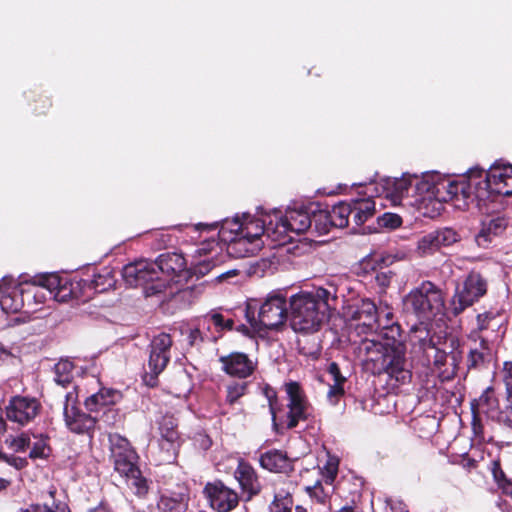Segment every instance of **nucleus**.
<instances>
[{"instance_id":"16","label":"nucleus","mask_w":512,"mask_h":512,"mask_svg":"<svg viewBox=\"0 0 512 512\" xmlns=\"http://www.w3.org/2000/svg\"><path fill=\"white\" fill-rule=\"evenodd\" d=\"M459 240V234L452 228L434 230L418 239L416 252L420 256L432 255L440 248L453 245Z\"/></svg>"},{"instance_id":"26","label":"nucleus","mask_w":512,"mask_h":512,"mask_svg":"<svg viewBox=\"0 0 512 512\" xmlns=\"http://www.w3.org/2000/svg\"><path fill=\"white\" fill-rule=\"evenodd\" d=\"M260 464L271 472H288L292 469V462L281 450H269L260 456Z\"/></svg>"},{"instance_id":"19","label":"nucleus","mask_w":512,"mask_h":512,"mask_svg":"<svg viewBox=\"0 0 512 512\" xmlns=\"http://www.w3.org/2000/svg\"><path fill=\"white\" fill-rule=\"evenodd\" d=\"M352 208L349 202H342L335 205L329 213L319 211L313 214L315 222V229L319 233H326L328 231L327 223L331 226L344 228L349 223Z\"/></svg>"},{"instance_id":"54","label":"nucleus","mask_w":512,"mask_h":512,"mask_svg":"<svg viewBox=\"0 0 512 512\" xmlns=\"http://www.w3.org/2000/svg\"><path fill=\"white\" fill-rule=\"evenodd\" d=\"M328 372L334 382L345 383L346 378L340 373V369L336 363L333 362L329 365Z\"/></svg>"},{"instance_id":"61","label":"nucleus","mask_w":512,"mask_h":512,"mask_svg":"<svg viewBox=\"0 0 512 512\" xmlns=\"http://www.w3.org/2000/svg\"><path fill=\"white\" fill-rule=\"evenodd\" d=\"M41 512H71L66 504H57L55 509H51L48 506H41Z\"/></svg>"},{"instance_id":"2","label":"nucleus","mask_w":512,"mask_h":512,"mask_svg":"<svg viewBox=\"0 0 512 512\" xmlns=\"http://www.w3.org/2000/svg\"><path fill=\"white\" fill-rule=\"evenodd\" d=\"M182 255L168 253L160 255L156 261L141 259L123 267L122 276L129 286H140L145 296L161 293L175 295L184 288L190 276L185 269Z\"/></svg>"},{"instance_id":"23","label":"nucleus","mask_w":512,"mask_h":512,"mask_svg":"<svg viewBox=\"0 0 512 512\" xmlns=\"http://www.w3.org/2000/svg\"><path fill=\"white\" fill-rule=\"evenodd\" d=\"M177 423L173 416H163L159 422L160 440L159 444L167 453V460H171L179 446V433Z\"/></svg>"},{"instance_id":"59","label":"nucleus","mask_w":512,"mask_h":512,"mask_svg":"<svg viewBox=\"0 0 512 512\" xmlns=\"http://www.w3.org/2000/svg\"><path fill=\"white\" fill-rule=\"evenodd\" d=\"M390 512H408L405 505L401 501L387 502Z\"/></svg>"},{"instance_id":"7","label":"nucleus","mask_w":512,"mask_h":512,"mask_svg":"<svg viewBox=\"0 0 512 512\" xmlns=\"http://www.w3.org/2000/svg\"><path fill=\"white\" fill-rule=\"evenodd\" d=\"M471 169L463 175L450 176L435 171L436 207L451 202L457 209L465 210L476 203L475 189L471 181Z\"/></svg>"},{"instance_id":"50","label":"nucleus","mask_w":512,"mask_h":512,"mask_svg":"<svg viewBox=\"0 0 512 512\" xmlns=\"http://www.w3.org/2000/svg\"><path fill=\"white\" fill-rule=\"evenodd\" d=\"M503 381L509 397H512V361L505 362L503 367Z\"/></svg>"},{"instance_id":"44","label":"nucleus","mask_w":512,"mask_h":512,"mask_svg":"<svg viewBox=\"0 0 512 512\" xmlns=\"http://www.w3.org/2000/svg\"><path fill=\"white\" fill-rule=\"evenodd\" d=\"M20 355V349L18 346H5L0 343V361L2 362H11L12 360L18 358Z\"/></svg>"},{"instance_id":"28","label":"nucleus","mask_w":512,"mask_h":512,"mask_svg":"<svg viewBox=\"0 0 512 512\" xmlns=\"http://www.w3.org/2000/svg\"><path fill=\"white\" fill-rule=\"evenodd\" d=\"M353 222L360 226L374 215L375 203L371 198L354 199L349 202Z\"/></svg>"},{"instance_id":"43","label":"nucleus","mask_w":512,"mask_h":512,"mask_svg":"<svg viewBox=\"0 0 512 512\" xmlns=\"http://www.w3.org/2000/svg\"><path fill=\"white\" fill-rule=\"evenodd\" d=\"M0 460L14 468L15 471H20L28 465V461L26 458L15 456L12 454H1Z\"/></svg>"},{"instance_id":"48","label":"nucleus","mask_w":512,"mask_h":512,"mask_svg":"<svg viewBox=\"0 0 512 512\" xmlns=\"http://www.w3.org/2000/svg\"><path fill=\"white\" fill-rule=\"evenodd\" d=\"M494 478L503 493L512 496V482L505 477L504 473L502 471H494Z\"/></svg>"},{"instance_id":"13","label":"nucleus","mask_w":512,"mask_h":512,"mask_svg":"<svg viewBox=\"0 0 512 512\" xmlns=\"http://www.w3.org/2000/svg\"><path fill=\"white\" fill-rule=\"evenodd\" d=\"M412 174L403 173L401 177H386L376 184V191L392 205L409 206L412 198Z\"/></svg>"},{"instance_id":"29","label":"nucleus","mask_w":512,"mask_h":512,"mask_svg":"<svg viewBox=\"0 0 512 512\" xmlns=\"http://www.w3.org/2000/svg\"><path fill=\"white\" fill-rule=\"evenodd\" d=\"M377 308L369 299H363L357 309L352 313V317L362 321V324L370 329L377 326Z\"/></svg>"},{"instance_id":"17","label":"nucleus","mask_w":512,"mask_h":512,"mask_svg":"<svg viewBox=\"0 0 512 512\" xmlns=\"http://www.w3.org/2000/svg\"><path fill=\"white\" fill-rule=\"evenodd\" d=\"M40 408L41 405L35 398L15 396L6 407V416L10 421L24 426L38 415Z\"/></svg>"},{"instance_id":"57","label":"nucleus","mask_w":512,"mask_h":512,"mask_svg":"<svg viewBox=\"0 0 512 512\" xmlns=\"http://www.w3.org/2000/svg\"><path fill=\"white\" fill-rule=\"evenodd\" d=\"M40 290H41V293H39L37 297H34L33 295H29V296H25V297H26V299H27V300H29V298H30V297H32V298H33V300H34V302H35L36 304H41V303H43V302L46 300V293L44 292V290H45V291L49 294V296H50L51 298H53L54 300H56V299L53 297V295H51V294L49 293V291H48L45 287H41V289H40Z\"/></svg>"},{"instance_id":"25","label":"nucleus","mask_w":512,"mask_h":512,"mask_svg":"<svg viewBox=\"0 0 512 512\" xmlns=\"http://www.w3.org/2000/svg\"><path fill=\"white\" fill-rule=\"evenodd\" d=\"M507 224V220L499 215L483 220L476 238L478 244L486 245L493 237L501 235L506 230Z\"/></svg>"},{"instance_id":"53","label":"nucleus","mask_w":512,"mask_h":512,"mask_svg":"<svg viewBox=\"0 0 512 512\" xmlns=\"http://www.w3.org/2000/svg\"><path fill=\"white\" fill-rule=\"evenodd\" d=\"M392 277L393 274L391 272H380L376 274L375 281L379 287L384 289L389 286Z\"/></svg>"},{"instance_id":"20","label":"nucleus","mask_w":512,"mask_h":512,"mask_svg":"<svg viewBox=\"0 0 512 512\" xmlns=\"http://www.w3.org/2000/svg\"><path fill=\"white\" fill-rule=\"evenodd\" d=\"M62 280L67 281L70 287H72V294L68 300L70 298H89V294L86 295L85 293H78L77 289L81 288L82 286L86 287V289L89 291L104 292L113 287L115 283L113 275L107 269L94 274L92 279H83L76 282H70L64 278H62Z\"/></svg>"},{"instance_id":"60","label":"nucleus","mask_w":512,"mask_h":512,"mask_svg":"<svg viewBox=\"0 0 512 512\" xmlns=\"http://www.w3.org/2000/svg\"><path fill=\"white\" fill-rule=\"evenodd\" d=\"M181 378L185 382V385L182 389H175L174 393L177 397H185L190 391V385L187 376L182 375Z\"/></svg>"},{"instance_id":"47","label":"nucleus","mask_w":512,"mask_h":512,"mask_svg":"<svg viewBox=\"0 0 512 512\" xmlns=\"http://www.w3.org/2000/svg\"><path fill=\"white\" fill-rule=\"evenodd\" d=\"M343 384L344 383L334 382L332 385H330L327 397L332 404H336L340 397L344 395Z\"/></svg>"},{"instance_id":"21","label":"nucleus","mask_w":512,"mask_h":512,"mask_svg":"<svg viewBox=\"0 0 512 512\" xmlns=\"http://www.w3.org/2000/svg\"><path fill=\"white\" fill-rule=\"evenodd\" d=\"M205 491L211 507L219 512H229L238 504L237 493L222 483L208 484Z\"/></svg>"},{"instance_id":"58","label":"nucleus","mask_w":512,"mask_h":512,"mask_svg":"<svg viewBox=\"0 0 512 512\" xmlns=\"http://www.w3.org/2000/svg\"><path fill=\"white\" fill-rule=\"evenodd\" d=\"M390 512H408L405 505L401 501L387 502Z\"/></svg>"},{"instance_id":"40","label":"nucleus","mask_w":512,"mask_h":512,"mask_svg":"<svg viewBox=\"0 0 512 512\" xmlns=\"http://www.w3.org/2000/svg\"><path fill=\"white\" fill-rule=\"evenodd\" d=\"M247 385L245 383H232L226 389V402L230 405L237 401L245 394Z\"/></svg>"},{"instance_id":"41","label":"nucleus","mask_w":512,"mask_h":512,"mask_svg":"<svg viewBox=\"0 0 512 512\" xmlns=\"http://www.w3.org/2000/svg\"><path fill=\"white\" fill-rule=\"evenodd\" d=\"M292 500L289 494L278 493L270 506V512H291Z\"/></svg>"},{"instance_id":"38","label":"nucleus","mask_w":512,"mask_h":512,"mask_svg":"<svg viewBox=\"0 0 512 512\" xmlns=\"http://www.w3.org/2000/svg\"><path fill=\"white\" fill-rule=\"evenodd\" d=\"M479 410L483 413L490 414L497 409V400L493 396L492 389L488 388L478 400Z\"/></svg>"},{"instance_id":"15","label":"nucleus","mask_w":512,"mask_h":512,"mask_svg":"<svg viewBox=\"0 0 512 512\" xmlns=\"http://www.w3.org/2000/svg\"><path fill=\"white\" fill-rule=\"evenodd\" d=\"M287 396L286 426L291 429L300 421L306 420L311 413L310 404L299 383L290 381L284 384Z\"/></svg>"},{"instance_id":"14","label":"nucleus","mask_w":512,"mask_h":512,"mask_svg":"<svg viewBox=\"0 0 512 512\" xmlns=\"http://www.w3.org/2000/svg\"><path fill=\"white\" fill-rule=\"evenodd\" d=\"M172 340L170 335L161 333L153 338L148 361V371L144 376L147 385L154 386L157 376L163 372L170 360Z\"/></svg>"},{"instance_id":"10","label":"nucleus","mask_w":512,"mask_h":512,"mask_svg":"<svg viewBox=\"0 0 512 512\" xmlns=\"http://www.w3.org/2000/svg\"><path fill=\"white\" fill-rule=\"evenodd\" d=\"M412 198L409 206L415 207L424 216L434 217L439 213L436 207L435 171L420 175L412 174Z\"/></svg>"},{"instance_id":"56","label":"nucleus","mask_w":512,"mask_h":512,"mask_svg":"<svg viewBox=\"0 0 512 512\" xmlns=\"http://www.w3.org/2000/svg\"><path fill=\"white\" fill-rule=\"evenodd\" d=\"M310 495L316 497L319 501H324L327 493L324 492L323 487L320 483H316L313 487L307 488Z\"/></svg>"},{"instance_id":"52","label":"nucleus","mask_w":512,"mask_h":512,"mask_svg":"<svg viewBox=\"0 0 512 512\" xmlns=\"http://www.w3.org/2000/svg\"><path fill=\"white\" fill-rule=\"evenodd\" d=\"M209 319L217 328L220 329H230L233 324L232 320H224L223 316L218 313L211 315Z\"/></svg>"},{"instance_id":"6","label":"nucleus","mask_w":512,"mask_h":512,"mask_svg":"<svg viewBox=\"0 0 512 512\" xmlns=\"http://www.w3.org/2000/svg\"><path fill=\"white\" fill-rule=\"evenodd\" d=\"M476 205L480 211L490 213L503 207L502 199L512 195V165L496 162L487 171L471 169Z\"/></svg>"},{"instance_id":"27","label":"nucleus","mask_w":512,"mask_h":512,"mask_svg":"<svg viewBox=\"0 0 512 512\" xmlns=\"http://www.w3.org/2000/svg\"><path fill=\"white\" fill-rule=\"evenodd\" d=\"M235 476L243 491L248 494V497L259 492L260 484L257 480L254 469L248 463L239 461L238 467L235 471Z\"/></svg>"},{"instance_id":"1","label":"nucleus","mask_w":512,"mask_h":512,"mask_svg":"<svg viewBox=\"0 0 512 512\" xmlns=\"http://www.w3.org/2000/svg\"><path fill=\"white\" fill-rule=\"evenodd\" d=\"M312 220L306 209L288 208L284 213L274 209L259 216L244 213L221 223H199L194 228L200 232H217L220 240L227 243L228 254L241 258L256 254L262 248L263 236L275 246L287 244L295 235L306 232Z\"/></svg>"},{"instance_id":"42","label":"nucleus","mask_w":512,"mask_h":512,"mask_svg":"<svg viewBox=\"0 0 512 512\" xmlns=\"http://www.w3.org/2000/svg\"><path fill=\"white\" fill-rule=\"evenodd\" d=\"M379 226L387 229H396L402 225V218L395 213H384L378 218Z\"/></svg>"},{"instance_id":"4","label":"nucleus","mask_w":512,"mask_h":512,"mask_svg":"<svg viewBox=\"0 0 512 512\" xmlns=\"http://www.w3.org/2000/svg\"><path fill=\"white\" fill-rule=\"evenodd\" d=\"M327 286L301 291L290 297L289 315L294 331L314 333L328 319L329 312L336 308L337 289L332 282H328Z\"/></svg>"},{"instance_id":"34","label":"nucleus","mask_w":512,"mask_h":512,"mask_svg":"<svg viewBox=\"0 0 512 512\" xmlns=\"http://www.w3.org/2000/svg\"><path fill=\"white\" fill-rule=\"evenodd\" d=\"M481 347L482 351H478L476 349L470 351L468 358L469 367H476L486 359L492 357L493 349L484 338L481 340Z\"/></svg>"},{"instance_id":"46","label":"nucleus","mask_w":512,"mask_h":512,"mask_svg":"<svg viewBox=\"0 0 512 512\" xmlns=\"http://www.w3.org/2000/svg\"><path fill=\"white\" fill-rule=\"evenodd\" d=\"M427 358L430 359L432 356L434 358V363L438 367L444 365L449 357L445 351H441L436 348L434 345L430 347V349L425 353Z\"/></svg>"},{"instance_id":"45","label":"nucleus","mask_w":512,"mask_h":512,"mask_svg":"<svg viewBox=\"0 0 512 512\" xmlns=\"http://www.w3.org/2000/svg\"><path fill=\"white\" fill-rule=\"evenodd\" d=\"M405 255L403 253L401 254H395V255H387L383 256L381 254L374 253L370 255L369 259L367 260V265L370 264V262L378 263L382 262L385 265H391L395 261L404 259Z\"/></svg>"},{"instance_id":"11","label":"nucleus","mask_w":512,"mask_h":512,"mask_svg":"<svg viewBox=\"0 0 512 512\" xmlns=\"http://www.w3.org/2000/svg\"><path fill=\"white\" fill-rule=\"evenodd\" d=\"M487 292V283L478 273H470L463 283L457 286L451 300V307L455 314H459L467 307L473 305Z\"/></svg>"},{"instance_id":"30","label":"nucleus","mask_w":512,"mask_h":512,"mask_svg":"<svg viewBox=\"0 0 512 512\" xmlns=\"http://www.w3.org/2000/svg\"><path fill=\"white\" fill-rule=\"evenodd\" d=\"M55 382L61 386L69 384L74 375V365L70 360H60L55 364Z\"/></svg>"},{"instance_id":"31","label":"nucleus","mask_w":512,"mask_h":512,"mask_svg":"<svg viewBox=\"0 0 512 512\" xmlns=\"http://www.w3.org/2000/svg\"><path fill=\"white\" fill-rule=\"evenodd\" d=\"M423 323L421 321L419 326H414L411 329L409 338L413 345H418L426 353L433 344L429 338V331Z\"/></svg>"},{"instance_id":"62","label":"nucleus","mask_w":512,"mask_h":512,"mask_svg":"<svg viewBox=\"0 0 512 512\" xmlns=\"http://www.w3.org/2000/svg\"><path fill=\"white\" fill-rule=\"evenodd\" d=\"M19 512H41V505L39 504H30L26 508H22Z\"/></svg>"},{"instance_id":"12","label":"nucleus","mask_w":512,"mask_h":512,"mask_svg":"<svg viewBox=\"0 0 512 512\" xmlns=\"http://www.w3.org/2000/svg\"><path fill=\"white\" fill-rule=\"evenodd\" d=\"M122 399L119 391L111 388H102L85 400L86 409L100 415L107 425L115 424L119 419V412L114 406Z\"/></svg>"},{"instance_id":"49","label":"nucleus","mask_w":512,"mask_h":512,"mask_svg":"<svg viewBox=\"0 0 512 512\" xmlns=\"http://www.w3.org/2000/svg\"><path fill=\"white\" fill-rule=\"evenodd\" d=\"M265 395H266L268 403H269V408H270V412H271V415H272V419H273L274 425L277 426V424H276V418H277V397H276V393H275V391L273 389L266 388L265 389Z\"/></svg>"},{"instance_id":"5","label":"nucleus","mask_w":512,"mask_h":512,"mask_svg":"<svg viewBox=\"0 0 512 512\" xmlns=\"http://www.w3.org/2000/svg\"><path fill=\"white\" fill-rule=\"evenodd\" d=\"M45 287L58 302H66L72 294V287L57 274H44L31 283L20 282L12 277L0 281V308L5 313H17L24 306L25 296L37 297Z\"/></svg>"},{"instance_id":"64","label":"nucleus","mask_w":512,"mask_h":512,"mask_svg":"<svg viewBox=\"0 0 512 512\" xmlns=\"http://www.w3.org/2000/svg\"><path fill=\"white\" fill-rule=\"evenodd\" d=\"M190 342L193 344L195 341L200 338V331L198 329L191 330L190 332Z\"/></svg>"},{"instance_id":"51","label":"nucleus","mask_w":512,"mask_h":512,"mask_svg":"<svg viewBox=\"0 0 512 512\" xmlns=\"http://www.w3.org/2000/svg\"><path fill=\"white\" fill-rule=\"evenodd\" d=\"M214 263L210 259H204L203 261L198 262L194 267V273L197 275H205L207 274L212 267H214Z\"/></svg>"},{"instance_id":"37","label":"nucleus","mask_w":512,"mask_h":512,"mask_svg":"<svg viewBox=\"0 0 512 512\" xmlns=\"http://www.w3.org/2000/svg\"><path fill=\"white\" fill-rule=\"evenodd\" d=\"M127 479V483L129 486L135 489V493L137 495H144L148 490V485L146 479L141 475V472L138 469L135 472L128 474L125 476Z\"/></svg>"},{"instance_id":"3","label":"nucleus","mask_w":512,"mask_h":512,"mask_svg":"<svg viewBox=\"0 0 512 512\" xmlns=\"http://www.w3.org/2000/svg\"><path fill=\"white\" fill-rule=\"evenodd\" d=\"M398 331V327H390L384 334L362 340L359 354L366 370L374 375L386 373L391 381L402 385L411 380V371L405 358L406 347L395 337Z\"/></svg>"},{"instance_id":"55","label":"nucleus","mask_w":512,"mask_h":512,"mask_svg":"<svg viewBox=\"0 0 512 512\" xmlns=\"http://www.w3.org/2000/svg\"><path fill=\"white\" fill-rule=\"evenodd\" d=\"M494 319L493 315L491 313H484L481 315H478L477 321H478V328L480 331L490 327V322Z\"/></svg>"},{"instance_id":"18","label":"nucleus","mask_w":512,"mask_h":512,"mask_svg":"<svg viewBox=\"0 0 512 512\" xmlns=\"http://www.w3.org/2000/svg\"><path fill=\"white\" fill-rule=\"evenodd\" d=\"M73 393L66 394L64 420L70 431L77 434H89L95 427L96 416L92 417L79 411L73 404Z\"/></svg>"},{"instance_id":"35","label":"nucleus","mask_w":512,"mask_h":512,"mask_svg":"<svg viewBox=\"0 0 512 512\" xmlns=\"http://www.w3.org/2000/svg\"><path fill=\"white\" fill-rule=\"evenodd\" d=\"M30 436L28 433L10 435L5 439V445L13 452H24L30 446Z\"/></svg>"},{"instance_id":"36","label":"nucleus","mask_w":512,"mask_h":512,"mask_svg":"<svg viewBox=\"0 0 512 512\" xmlns=\"http://www.w3.org/2000/svg\"><path fill=\"white\" fill-rule=\"evenodd\" d=\"M50 454V447L47 443V438L43 435L39 437H35V441L33 443L32 449L29 453V457L31 459L37 458H47Z\"/></svg>"},{"instance_id":"24","label":"nucleus","mask_w":512,"mask_h":512,"mask_svg":"<svg viewBox=\"0 0 512 512\" xmlns=\"http://www.w3.org/2000/svg\"><path fill=\"white\" fill-rule=\"evenodd\" d=\"M188 494L185 487H178L177 491L163 494L158 501L160 512H182L186 509Z\"/></svg>"},{"instance_id":"22","label":"nucleus","mask_w":512,"mask_h":512,"mask_svg":"<svg viewBox=\"0 0 512 512\" xmlns=\"http://www.w3.org/2000/svg\"><path fill=\"white\" fill-rule=\"evenodd\" d=\"M219 361L222 364V370L230 376L246 378L250 376L255 363L246 354L233 352L227 356H221Z\"/></svg>"},{"instance_id":"32","label":"nucleus","mask_w":512,"mask_h":512,"mask_svg":"<svg viewBox=\"0 0 512 512\" xmlns=\"http://www.w3.org/2000/svg\"><path fill=\"white\" fill-rule=\"evenodd\" d=\"M110 451L113 458L129 455V453H136L130 446L127 439L119 434L109 435Z\"/></svg>"},{"instance_id":"39","label":"nucleus","mask_w":512,"mask_h":512,"mask_svg":"<svg viewBox=\"0 0 512 512\" xmlns=\"http://www.w3.org/2000/svg\"><path fill=\"white\" fill-rule=\"evenodd\" d=\"M338 459L329 457L326 464L323 466L321 473L326 484L332 485L338 473Z\"/></svg>"},{"instance_id":"9","label":"nucleus","mask_w":512,"mask_h":512,"mask_svg":"<svg viewBox=\"0 0 512 512\" xmlns=\"http://www.w3.org/2000/svg\"><path fill=\"white\" fill-rule=\"evenodd\" d=\"M443 307L442 292L429 281L423 282L404 298L406 312L415 315L422 322L429 321L440 314Z\"/></svg>"},{"instance_id":"33","label":"nucleus","mask_w":512,"mask_h":512,"mask_svg":"<svg viewBox=\"0 0 512 512\" xmlns=\"http://www.w3.org/2000/svg\"><path fill=\"white\" fill-rule=\"evenodd\" d=\"M137 458L136 453H129V455L113 458L115 470L124 477L135 472V470L138 469L136 465Z\"/></svg>"},{"instance_id":"8","label":"nucleus","mask_w":512,"mask_h":512,"mask_svg":"<svg viewBox=\"0 0 512 512\" xmlns=\"http://www.w3.org/2000/svg\"><path fill=\"white\" fill-rule=\"evenodd\" d=\"M246 319L254 333L261 334L266 330L277 329L287 318L286 299L280 294H270L259 308L258 317H255V307L247 304Z\"/></svg>"},{"instance_id":"63","label":"nucleus","mask_w":512,"mask_h":512,"mask_svg":"<svg viewBox=\"0 0 512 512\" xmlns=\"http://www.w3.org/2000/svg\"><path fill=\"white\" fill-rule=\"evenodd\" d=\"M238 274V270L236 269H233V270H229L225 273H222L220 276H219V279L220 280H224V279H228L230 277H233V276H236Z\"/></svg>"}]
</instances>
